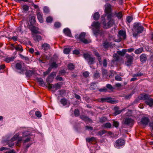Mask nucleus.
I'll use <instances>...</instances> for the list:
<instances>
[{
    "label": "nucleus",
    "mask_w": 153,
    "mask_h": 153,
    "mask_svg": "<svg viewBox=\"0 0 153 153\" xmlns=\"http://www.w3.org/2000/svg\"><path fill=\"white\" fill-rule=\"evenodd\" d=\"M116 80L118 81H121L122 80L121 78L119 76H116L115 77Z\"/></svg>",
    "instance_id": "obj_50"
},
{
    "label": "nucleus",
    "mask_w": 153,
    "mask_h": 153,
    "mask_svg": "<svg viewBox=\"0 0 153 153\" xmlns=\"http://www.w3.org/2000/svg\"><path fill=\"white\" fill-rule=\"evenodd\" d=\"M22 8L23 11L25 12L27 11L29 9V7L27 5H24L22 6Z\"/></svg>",
    "instance_id": "obj_39"
},
{
    "label": "nucleus",
    "mask_w": 153,
    "mask_h": 153,
    "mask_svg": "<svg viewBox=\"0 0 153 153\" xmlns=\"http://www.w3.org/2000/svg\"><path fill=\"white\" fill-rule=\"evenodd\" d=\"M107 119L105 117H101L100 119V121L101 123H103L107 121Z\"/></svg>",
    "instance_id": "obj_46"
},
{
    "label": "nucleus",
    "mask_w": 153,
    "mask_h": 153,
    "mask_svg": "<svg viewBox=\"0 0 153 153\" xmlns=\"http://www.w3.org/2000/svg\"><path fill=\"white\" fill-rule=\"evenodd\" d=\"M140 60L141 61L143 62H146L147 60L146 55L144 54H141L140 56Z\"/></svg>",
    "instance_id": "obj_22"
},
{
    "label": "nucleus",
    "mask_w": 153,
    "mask_h": 153,
    "mask_svg": "<svg viewBox=\"0 0 153 153\" xmlns=\"http://www.w3.org/2000/svg\"><path fill=\"white\" fill-rule=\"evenodd\" d=\"M103 126L105 128H110L111 126V124L109 123H107L103 124Z\"/></svg>",
    "instance_id": "obj_34"
},
{
    "label": "nucleus",
    "mask_w": 153,
    "mask_h": 153,
    "mask_svg": "<svg viewBox=\"0 0 153 153\" xmlns=\"http://www.w3.org/2000/svg\"><path fill=\"white\" fill-rule=\"evenodd\" d=\"M29 29L33 33H36L38 32V28L36 27L31 25L29 27Z\"/></svg>",
    "instance_id": "obj_15"
},
{
    "label": "nucleus",
    "mask_w": 153,
    "mask_h": 153,
    "mask_svg": "<svg viewBox=\"0 0 153 153\" xmlns=\"http://www.w3.org/2000/svg\"><path fill=\"white\" fill-rule=\"evenodd\" d=\"M126 19H127V21L128 22L130 23L132 20L133 18L132 17L129 16H128L127 17Z\"/></svg>",
    "instance_id": "obj_48"
},
{
    "label": "nucleus",
    "mask_w": 153,
    "mask_h": 153,
    "mask_svg": "<svg viewBox=\"0 0 153 153\" xmlns=\"http://www.w3.org/2000/svg\"><path fill=\"white\" fill-rule=\"evenodd\" d=\"M86 140L87 142L89 143H91L93 141H95L96 139L94 137H92L91 138H87L86 139Z\"/></svg>",
    "instance_id": "obj_31"
},
{
    "label": "nucleus",
    "mask_w": 153,
    "mask_h": 153,
    "mask_svg": "<svg viewBox=\"0 0 153 153\" xmlns=\"http://www.w3.org/2000/svg\"><path fill=\"white\" fill-rule=\"evenodd\" d=\"M116 16L119 19H120L123 16V14L121 12H120L118 13H116L115 14Z\"/></svg>",
    "instance_id": "obj_38"
},
{
    "label": "nucleus",
    "mask_w": 153,
    "mask_h": 153,
    "mask_svg": "<svg viewBox=\"0 0 153 153\" xmlns=\"http://www.w3.org/2000/svg\"><path fill=\"white\" fill-rule=\"evenodd\" d=\"M63 32L67 36L71 37V31L68 28H66L64 29Z\"/></svg>",
    "instance_id": "obj_21"
},
{
    "label": "nucleus",
    "mask_w": 153,
    "mask_h": 153,
    "mask_svg": "<svg viewBox=\"0 0 153 153\" xmlns=\"http://www.w3.org/2000/svg\"><path fill=\"white\" fill-rule=\"evenodd\" d=\"M100 15L98 12H97L94 13L93 16V18L94 20H97L99 19Z\"/></svg>",
    "instance_id": "obj_28"
},
{
    "label": "nucleus",
    "mask_w": 153,
    "mask_h": 153,
    "mask_svg": "<svg viewBox=\"0 0 153 153\" xmlns=\"http://www.w3.org/2000/svg\"><path fill=\"white\" fill-rule=\"evenodd\" d=\"M118 34L121 39H125L126 38V32L124 30H120L119 31Z\"/></svg>",
    "instance_id": "obj_11"
},
{
    "label": "nucleus",
    "mask_w": 153,
    "mask_h": 153,
    "mask_svg": "<svg viewBox=\"0 0 153 153\" xmlns=\"http://www.w3.org/2000/svg\"><path fill=\"white\" fill-rule=\"evenodd\" d=\"M81 119L83 120L86 122H91V120L88 117L84 115H81L80 116Z\"/></svg>",
    "instance_id": "obj_23"
},
{
    "label": "nucleus",
    "mask_w": 153,
    "mask_h": 153,
    "mask_svg": "<svg viewBox=\"0 0 153 153\" xmlns=\"http://www.w3.org/2000/svg\"><path fill=\"white\" fill-rule=\"evenodd\" d=\"M103 65L104 67H106L107 65V61L106 59H104L102 62Z\"/></svg>",
    "instance_id": "obj_56"
},
{
    "label": "nucleus",
    "mask_w": 153,
    "mask_h": 153,
    "mask_svg": "<svg viewBox=\"0 0 153 153\" xmlns=\"http://www.w3.org/2000/svg\"><path fill=\"white\" fill-rule=\"evenodd\" d=\"M94 76L95 78H98L100 76V74L98 71H96L94 74Z\"/></svg>",
    "instance_id": "obj_43"
},
{
    "label": "nucleus",
    "mask_w": 153,
    "mask_h": 153,
    "mask_svg": "<svg viewBox=\"0 0 153 153\" xmlns=\"http://www.w3.org/2000/svg\"><path fill=\"white\" fill-rule=\"evenodd\" d=\"M30 22L31 25H33L36 22L35 17L31 16L30 18Z\"/></svg>",
    "instance_id": "obj_24"
},
{
    "label": "nucleus",
    "mask_w": 153,
    "mask_h": 153,
    "mask_svg": "<svg viewBox=\"0 0 153 153\" xmlns=\"http://www.w3.org/2000/svg\"><path fill=\"white\" fill-rule=\"evenodd\" d=\"M33 36L34 40L35 41H39L42 40L41 37L39 36L36 34H33Z\"/></svg>",
    "instance_id": "obj_25"
},
{
    "label": "nucleus",
    "mask_w": 153,
    "mask_h": 153,
    "mask_svg": "<svg viewBox=\"0 0 153 153\" xmlns=\"http://www.w3.org/2000/svg\"><path fill=\"white\" fill-rule=\"evenodd\" d=\"M68 67L69 70H71L74 69L75 66L73 64L70 63L68 65Z\"/></svg>",
    "instance_id": "obj_32"
},
{
    "label": "nucleus",
    "mask_w": 153,
    "mask_h": 153,
    "mask_svg": "<svg viewBox=\"0 0 153 153\" xmlns=\"http://www.w3.org/2000/svg\"><path fill=\"white\" fill-rule=\"evenodd\" d=\"M42 48L44 51H48L51 48L50 45L47 43H44L42 44L41 46Z\"/></svg>",
    "instance_id": "obj_12"
},
{
    "label": "nucleus",
    "mask_w": 153,
    "mask_h": 153,
    "mask_svg": "<svg viewBox=\"0 0 153 153\" xmlns=\"http://www.w3.org/2000/svg\"><path fill=\"white\" fill-rule=\"evenodd\" d=\"M33 73V71L28 70H27L25 74L27 77H30L32 75Z\"/></svg>",
    "instance_id": "obj_26"
},
{
    "label": "nucleus",
    "mask_w": 153,
    "mask_h": 153,
    "mask_svg": "<svg viewBox=\"0 0 153 153\" xmlns=\"http://www.w3.org/2000/svg\"><path fill=\"white\" fill-rule=\"evenodd\" d=\"M83 57L85 59L88 61L89 64H92L94 62L95 58L88 53H84Z\"/></svg>",
    "instance_id": "obj_6"
},
{
    "label": "nucleus",
    "mask_w": 153,
    "mask_h": 153,
    "mask_svg": "<svg viewBox=\"0 0 153 153\" xmlns=\"http://www.w3.org/2000/svg\"><path fill=\"white\" fill-rule=\"evenodd\" d=\"M143 75V74L141 72H139L137 74H134L133 75V76H140Z\"/></svg>",
    "instance_id": "obj_49"
},
{
    "label": "nucleus",
    "mask_w": 153,
    "mask_h": 153,
    "mask_svg": "<svg viewBox=\"0 0 153 153\" xmlns=\"http://www.w3.org/2000/svg\"><path fill=\"white\" fill-rule=\"evenodd\" d=\"M85 128L87 130H93V128L92 127H91V126H85Z\"/></svg>",
    "instance_id": "obj_61"
},
{
    "label": "nucleus",
    "mask_w": 153,
    "mask_h": 153,
    "mask_svg": "<svg viewBox=\"0 0 153 153\" xmlns=\"http://www.w3.org/2000/svg\"><path fill=\"white\" fill-rule=\"evenodd\" d=\"M102 74L104 76H107V71L105 69H103L102 70Z\"/></svg>",
    "instance_id": "obj_47"
},
{
    "label": "nucleus",
    "mask_w": 153,
    "mask_h": 153,
    "mask_svg": "<svg viewBox=\"0 0 153 153\" xmlns=\"http://www.w3.org/2000/svg\"><path fill=\"white\" fill-rule=\"evenodd\" d=\"M85 34L83 32L80 34L79 36L78 39H80L82 42L85 44L89 43L91 41L90 39H85Z\"/></svg>",
    "instance_id": "obj_8"
},
{
    "label": "nucleus",
    "mask_w": 153,
    "mask_h": 153,
    "mask_svg": "<svg viewBox=\"0 0 153 153\" xmlns=\"http://www.w3.org/2000/svg\"><path fill=\"white\" fill-rule=\"evenodd\" d=\"M43 10L45 13H48L49 11V8L46 7H45L43 8Z\"/></svg>",
    "instance_id": "obj_51"
},
{
    "label": "nucleus",
    "mask_w": 153,
    "mask_h": 153,
    "mask_svg": "<svg viewBox=\"0 0 153 153\" xmlns=\"http://www.w3.org/2000/svg\"><path fill=\"white\" fill-rule=\"evenodd\" d=\"M94 53L97 57L100 63L101 64V60L99 53L96 51H94Z\"/></svg>",
    "instance_id": "obj_27"
},
{
    "label": "nucleus",
    "mask_w": 153,
    "mask_h": 153,
    "mask_svg": "<svg viewBox=\"0 0 153 153\" xmlns=\"http://www.w3.org/2000/svg\"><path fill=\"white\" fill-rule=\"evenodd\" d=\"M23 64L22 62L17 63L16 65V68L17 69L21 71V73H23L24 69H22V65Z\"/></svg>",
    "instance_id": "obj_14"
},
{
    "label": "nucleus",
    "mask_w": 153,
    "mask_h": 153,
    "mask_svg": "<svg viewBox=\"0 0 153 153\" xmlns=\"http://www.w3.org/2000/svg\"><path fill=\"white\" fill-rule=\"evenodd\" d=\"M143 50V48H140L136 49L134 53L136 54H140L142 52Z\"/></svg>",
    "instance_id": "obj_33"
},
{
    "label": "nucleus",
    "mask_w": 153,
    "mask_h": 153,
    "mask_svg": "<svg viewBox=\"0 0 153 153\" xmlns=\"http://www.w3.org/2000/svg\"><path fill=\"white\" fill-rule=\"evenodd\" d=\"M30 134V132L27 131L23 132L22 137H19L20 134L19 133L16 134L11 139L10 141L11 143H8L9 146L12 147L14 145V143L12 142L16 140H17L16 143V145L17 146H20L22 141H23L24 144L29 142L31 139Z\"/></svg>",
    "instance_id": "obj_1"
},
{
    "label": "nucleus",
    "mask_w": 153,
    "mask_h": 153,
    "mask_svg": "<svg viewBox=\"0 0 153 153\" xmlns=\"http://www.w3.org/2000/svg\"><path fill=\"white\" fill-rule=\"evenodd\" d=\"M11 45L16 50L18 51H20L21 52H22L23 51L22 47L21 45H19L16 46H14V44H12Z\"/></svg>",
    "instance_id": "obj_19"
},
{
    "label": "nucleus",
    "mask_w": 153,
    "mask_h": 153,
    "mask_svg": "<svg viewBox=\"0 0 153 153\" xmlns=\"http://www.w3.org/2000/svg\"><path fill=\"white\" fill-rule=\"evenodd\" d=\"M99 91L100 92H106L107 91V89L105 88H104L99 89Z\"/></svg>",
    "instance_id": "obj_62"
},
{
    "label": "nucleus",
    "mask_w": 153,
    "mask_h": 153,
    "mask_svg": "<svg viewBox=\"0 0 153 153\" xmlns=\"http://www.w3.org/2000/svg\"><path fill=\"white\" fill-rule=\"evenodd\" d=\"M36 79L37 81L39 83L40 86H44L45 85L46 83L44 82L42 79L40 78H37Z\"/></svg>",
    "instance_id": "obj_16"
},
{
    "label": "nucleus",
    "mask_w": 153,
    "mask_h": 153,
    "mask_svg": "<svg viewBox=\"0 0 153 153\" xmlns=\"http://www.w3.org/2000/svg\"><path fill=\"white\" fill-rule=\"evenodd\" d=\"M114 110L115 111L114 114L115 116L120 114L122 111V110H119V108L118 106L114 107Z\"/></svg>",
    "instance_id": "obj_18"
},
{
    "label": "nucleus",
    "mask_w": 153,
    "mask_h": 153,
    "mask_svg": "<svg viewBox=\"0 0 153 153\" xmlns=\"http://www.w3.org/2000/svg\"><path fill=\"white\" fill-rule=\"evenodd\" d=\"M5 153H15L13 150L6 152Z\"/></svg>",
    "instance_id": "obj_64"
},
{
    "label": "nucleus",
    "mask_w": 153,
    "mask_h": 153,
    "mask_svg": "<svg viewBox=\"0 0 153 153\" xmlns=\"http://www.w3.org/2000/svg\"><path fill=\"white\" fill-rule=\"evenodd\" d=\"M98 101L102 102H108L111 103H115V101L112 100V99L109 97L100 98L99 99Z\"/></svg>",
    "instance_id": "obj_9"
},
{
    "label": "nucleus",
    "mask_w": 153,
    "mask_h": 153,
    "mask_svg": "<svg viewBox=\"0 0 153 153\" xmlns=\"http://www.w3.org/2000/svg\"><path fill=\"white\" fill-rule=\"evenodd\" d=\"M125 56L127 59V61L125 62V64L126 66H129L132 63L134 58L131 55L128 54H126Z\"/></svg>",
    "instance_id": "obj_7"
},
{
    "label": "nucleus",
    "mask_w": 153,
    "mask_h": 153,
    "mask_svg": "<svg viewBox=\"0 0 153 153\" xmlns=\"http://www.w3.org/2000/svg\"><path fill=\"white\" fill-rule=\"evenodd\" d=\"M106 87L107 88L111 91H113L114 89L111 85L109 84H107L106 85Z\"/></svg>",
    "instance_id": "obj_42"
},
{
    "label": "nucleus",
    "mask_w": 153,
    "mask_h": 153,
    "mask_svg": "<svg viewBox=\"0 0 153 153\" xmlns=\"http://www.w3.org/2000/svg\"><path fill=\"white\" fill-rule=\"evenodd\" d=\"M134 50V48H130L129 49H128L127 50V51H128V52L130 53L132 52Z\"/></svg>",
    "instance_id": "obj_60"
},
{
    "label": "nucleus",
    "mask_w": 153,
    "mask_h": 153,
    "mask_svg": "<svg viewBox=\"0 0 153 153\" xmlns=\"http://www.w3.org/2000/svg\"><path fill=\"white\" fill-rule=\"evenodd\" d=\"M56 75V73L55 72H53L51 74L50 76L51 77H54V76H55Z\"/></svg>",
    "instance_id": "obj_58"
},
{
    "label": "nucleus",
    "mask_w": 153,
    "mask_h": 153,
    "mask_svg": "<svg viewBox=\"0 0 153 153\" xmlns=\"http://www.w3.org/2000/svg\"><path fill=\"white\" fill-rule=\"evenodd\" d=\"M106 132V131L105 130H102L98 131L97 134L98 135L101 136L104 134Z\"/></svg>",
    "instance_id": "obj_40"
},
{
    "label": "nucleus",
    "mask_w": 153,
    "mask_h": 153,
    "mask_svg": "<svg viewBox=\"0 0 153 153\" xmlns=\"http://www.w3.org/2000/svg\"><path fill=\"white\" fill-rule=\"evenodd\" d=\"M74 113L76 116H78L79 115V111L78 109H75L74 111Z\"/></svg>",
    "instance_id": "obj_52"
},
{
    "label": "nucleus",
    "mask_w": 153,
    "mask_h": 153,
    "mask_svg": "<svg viewBox=\"0 0 153 153\" xmlns=\"http://www.w3.org/2000/svg\"><path fill=\"white\" fill-rule=\"evenodd\" d=\"M105 7V11L107 15V18L106 19H104L102 21V23L103 25V28H108L113 25L114 20L112 19V9L111 5L109 3H107Z\"/></svg>",
    "instance_id": "obj_2"
},
{
    "label": "nucleus",
    "mask_w": 153,
    "mask_h": 153,
    "mask_svg": "<svg viewBox=\"0 0 153 153\" xmlns=\"http://www.w3.org/2000/svg\"><path fill=\"white\" fill-rule=\"evenodd\" d=\"M60 87L61 85L59 83L53 85V88H55V90L60 89Z\"/></svg>",
    "instance_id": "obj_30"
},
{
    "label": "nucleus",
    "mask_w": 153,
    "mask_h": 153,
    "mask_svg": "<svg viewBox=\"0 0 153 153\" xmlns=\"http://www.w3.org/2000/svg\"><path fill=\"white\" fill-rule=\"evenodd\" d=\"M37 17L39 22L42 23L43 22V18L42 13L40 12H38L37 13Z\"/></svg>",
    "instance_id": "obj_17"
},
{
    "label": "nucleus",
    "mask_w": 153,
    "mask_h": 153,
    "mask_svg": "<svg viewBox=\"0 0 153 153\" xmlns=\"http://www.w3.org/2000/svg\"><path fill=\"white\" fill-rule=\"evenodd\" d=\"M35 115L37 117H40L42 116V114L41 112L39 111H36Z\"/></svg>",
    "instance_id": "obj_45"
},
{
    "label": "nucleus",
    "mask_w": 153,
    "mask_h": 153,
    "mask_svg": "<svg viewBox=\"0 0 153 153\" xmlns=\"http://www.w3.org/2000/svg\"><path fill=\"white\" fill-rule=\"evenodd\" d=\"M97 87V85L95 83H92L91 84V85L90 87V89L91 90H94L96 89Z\"/></svg>",
    "instance_id": "obj_29"
},
{
    "label": "nucleus",
    "mask_w": 153,
    "mask_h": 153,
    "mask_svg": "<svg viewBox=\"0 0 153 153\" xmlns=\"http://www.w3.org/2000/svg\"><path fill=\"white\" fill-rule=\"evenodd\" d=\"M53 20L51 16H49L46 18V20L47 22H51Z\"/></svg>",
    "instance_id": "obj_44"
},
{
    "label": "nucleus",
    "mask_w": 153,
    "mask_h": 153,
    "mask_svg": "<svg viewBox=\"0 0 153 153\" xmlns=\"http://www.w3.org/2000/svg\"><path fill=\"white\" fill-rule=\"evenodd\" d=\"M60 102L63 105H65L67 104V101L66 99L65 98L62 99L60 100Z\"/></svg>",
    "instance_id": "obj_35"
},
{
    "label": "nucleus",
    "mask_w": 153,
    "mask_h": 153,
    "mask_svg": "<svg viewBox=\"0 0 153 153\" xmlns=\"http://www.w3.org/2000/svg\"><path fill=\"white\" fill-rule=\"evenodd\" d=\"M134 123V120L130 118H126L125 120L124 123L125 124L131 126Z\"/></svg>",
    "instance_id": "obj_13"
},
{
    "label": "nucleus",
    "mask_w": 153,
    "mask_h": 153,
    "mask_svg": "<svg viewBox=\"0 0 153 153\" xmlns=\"http://www.w3.org/2000/svg\"><path fill=\"white\" fill-rule=\"evenodd\" d=\"M100 23L98 22H94L92 23L91 26L95 29L94 30L93 28H91L95 35H97L98 34L100 33Z\"/></svg>",
    "instance_id": "obj_4"
},
{
    "label": "nucleus",
    "mask_w": 153,
    "mask_h": 153,
    "mask_svg": "<svg viewBox=\"0 0 153 153\" xmlns=\"http://www.w3.org/2000/svg\"><path fill=\"white\" fill-rule=\"evenodd\" d=\"M14 59V58L13 57L7 58L5 59V61L6 62L9 63L10 62L13 61Z\"/></svg>",
    "instance_id": "obj_37"
},
{
    "label": "nucleus",
    "mask_w": 153,
    "mask_h": 153,
    "mask_svg": "<svg viewBox=\"0 0 153 153\" xmlns=\"http://www.w3.org/2000/svg\"><path fill=\"white\" fill-rule=\"evenodd\" d=\"M70 51V50L69 48H65L64 50V52L66 54H68Z\"/></svg>",
    "instance_id": "obj_41"
},
{
    "label": "nucleus",
    "mask_w": 153,
    "mask_h": 153,
    "mask_svg": "<svg viewBox=\"0 0 153 153\" xmlns=\"http://www.w3.org/2000/svg\"><path fill=\"white\" fill-rule=\"evenodd\" d=\"M143 29V27L141 25L140 23H134L132 29L133 36L135 38L137 37L139 34L142 33Z\"/></svg>",
    "instance_id": "obj_3"
},
{
    "label": "nucleus",
    "mask_w": 153,
    "mask_h": 153,
    "mask_svg": "<svg viewBox=\"0 0 153 153\" xmlns=\"http://www.w3.org/2000/svg\"><path fill=\"white\" fill-rule=\"evenodd\" d=\"M61 26V24L59 22H56L54 24V26L56 28H58L59 27Z\"/></svg>",
    "instance_id": "obj_53"
},
{
    "label": "nucleus",
    "mask_w": 153,
    "mask_h": 153,
    "mask_svg": "<svg viewBox=\"0 0 153 153\" xmlns=\"http://www.w3.org/2000/svg\"><path fill=\"white\" fill-rule=\"evenodd\" d=\"M89 73L87 71H85L83 73V75L85 77H87L89 76Z\"/></svg>",
    "instance_id": "obj_54"
},
{
    "label": "nucleus",
    "mask_w": 153,
    "mask_h": 153,
    "mask_svg": "<svg viewBox=\"0 0 153 153\" xmlns=\"http://www.w3.org/2000/svg\"><path fill=\"white\" fill-rule=\"evenodd\" d=\"M142 99L145 100V103L149 105L150 107H152L153 105V99L149 97L147 94L142 95L141 96Z\"/></svg>",
    "instance_id": "obj_5"
},
{
    "label": "nucleus",
    "mask_w": 153,
    "mask_h": 153,
    "mask_svg": "<svg viewBox=\"0 0 153 153\" xmlns=\"http://www.w3.org/2000/svg\"><path fill=\"white\" fill-rule=\"evenodd\" d=\"M141 122L143 124L146 125L148 123L149 120L147 117H143L142 119Z\"/></svg>",
    "instance_id": "obj_20"
},
{
    "label": "nucleus",
    "mask_w": 153,
    "mask_h": 153,
    "mask_svg": "<svg viewBox=\"0 0 153 153\" xmlns=\"http://www.w3.org/2000/svg\"><path fill=\"white\" fill-rule=\"evenodd\" d=\"M50 66L52 68H56L58 67V65L55 62H53L51 64Z\"/></svg>",
    "instance_id": "obj_36"
},
{
    "label": "nucleus",
    "mask_w": 153,
    "mask_h": 153,
    "mask_svg": "<svg viewBox=\"0 0 153 153\" xmlns=\"http://www.w3.org/2000/svg\"><path fill=\"white\" fill-rule=\"evenodd\" d=\"M113 125L115 127H117L119 125V123L117 121H114L113 122Z\"/></svg>",
    "instance_id": "obj_55"
},
{
    "label": "nucleus",
    "mask_w": 153,
    "mask_h": 153,
    "mask_svg": "<svg viewBox=\"0 0 153 153\" xmlns=\"http://www.w3.org/2000/svg\"><path fill=\"white\" fill-rule=\"evenodd\" d=\"M124 140L123 139H119L116 141L114 146L116 147L117 148L124 145Z\"/></svg>",
    "instance_id": "obj_10"
},
{
    "label": "nucleus",
    "mask_w": 153,
    "mask_h": 153,
    "mask_svg": "<svg viewBox=\"0 0 153 153\" xmlns=\"http://www.w3.org/2000/svg\"><path fill=\"white\" fill-rule=\"evenodd\" d=\"M79 51L77 50H74L73 52V53L74 54H76V55H78V54H79Z\"/></svg>",
    "instance_id": "obj_59"
},
{
    "label": "nucleus",
    "mask_w": 153,
    "mask_h": 153,
    "mask_svg": "<svg viewBox=\"0 0 153 153\" xmlns=\"http://www.w3.org/2000/svg\"><path fill=\"white\" fill-rule=\"evenodd\" d=\"M56 80H59L60 81H62V77H60L59 76H57L56 78Z\"/></svg>",
    "instance_id": "obj_57"
},
{
    "label": "nucleus",
    "mask_w": 153,
    "mask_h": 153,
    "mask_svg": "<svg viewBox=\"0 0 153 153\" xmlns=\"http://www.w3.org/2000/svg\"><path fill=\"white\" fill-rule=\"evenodd\" d=\"M114 58L116 59V60H117L119 58V56L116 54H115L114 55Z\"/></svg>",
    "instance_id": "obj_63"
}]
</instances>
